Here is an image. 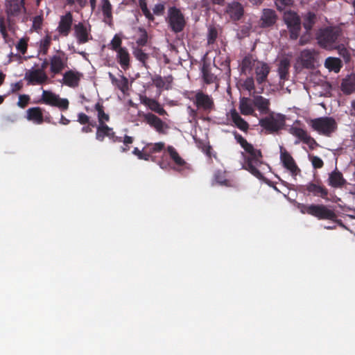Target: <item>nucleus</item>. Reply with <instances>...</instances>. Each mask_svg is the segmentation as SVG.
<instances>
[{"label":"nucleus","mask_w":355,"mask_h":355,"mask_svg":"<svg viewBox=\"0 0 355 355\" xmlns=\"http://www.w3.org/2000/svg\"><path fill=\"white\" fill-rule=\"evenodd\" d=\"M141 103L147 106L150 110L157 113L159 115L166 114V110L155 99L150 98L147 96H143L141 98Z\"/></svg>","instance_id":"nucleus-27"},{"label":"nucleus","mask_w":355,"mask_h":355,"mask_svg":"<svg viewBox=\"0 0 355 355\" xmlns=\"http://www.w3.org/2000/svg\"><path fill=\"white\" fill-rule=\"evenodd\" d=\"M77 121L82 125L91 123L89 121V117L83 112L78 114Z\"/></svg>","instance_id":"nucleus-55"},{"label":"nucleus","mask_w":355,"mask_h":355,"mask_svg":"<svg viewBox=\"0 0 355 355\" xmlns=\"http://www.w3.org/2000/svg\"><path fill=\"white\" fill-rule=\"evenodd\" d=\"M73 22V17L71 12L61 16L57 31L60 35L67 36L71 31Z\"/></svg>","instance_id":"nucleus-21"},{"label":"nucleus","mask_w":355,"mask_h":355,"mask_svg":"<svg viewBox=\"0 0 355 355\" xmlns=\"http://www.w3.org/2000/svg\"><path fill=\"white\" fill-rule=\"evenodd\" d=\"M133 140L134 139H133V138L132 137L125 135L123 137V142L125 146H128V144H131L133 142Z\"/></svg>","instance_id":"nucleus-61"},{"label":"nucleus","mask_w":355,"mask_h":355,"mask_svg":"<svg viewBox=\"0 0 355 355\" xmlns=\"http://www.w3.org/2000/svg\"><path fill=\"white\" fill-rule=\"evenodd\" d=\"M193 103L198 110L206 112H210L214 109V101L213 98L202 91H198L195 94Z\"/></svg>","instance_id":"nucleus-11"},{"label":"nucleus","mask_w":355,"mask_h":355,"mask_svg":"<svg viewBox=\"0 0 355 355\" xmlns=\"http://www.w3.org/2000/svg\"><path fill=\"white\" fill-rule=\"evenodd\" d=\"M344 93L351 94L355 91V74H352L343 80L341 84Z\"/></svg>","instance_id":"nucleus-35"},{"label":"nucleus","mask_w":355,"mask_h":355,"mask_svg":"<svg viewBox=\"0 0 355 355\" xmlns=\"http://www.w3.org/2000/svg\"><path fill=\"white\" fill-rule=\"evenodd\" d=\"M316 21V16L313 12H308L304 16L303 26L306 31H309Z\"/></svg>","instance_id":"nucleus-39"},{"label":"nucleus","mask_w":355,"mask_h":355,"mask_svg":"<svg viewBox=\"0 0 355 355\" xmlns=\"http://www.w3.org/2000/svg\"><path fill=\"white\" fill-rule=\"evenodd\" d=\"M105 137L114 139L115 133L113 129L106 124H98L96 128V139L98 141H103Z\"/></svg>","instance_id":"nucleus-26"},{"label":"nucleus","mask_w":355,"mask_h":355,"mask_svg":"<svg viewBox=\"0 0 355 355\" xmlns=\"http://www.w3.org/2000/svg\"><path fill=\"white\" fill-rule=\"evenodd\" d=\"M76 1L80 8H84L87 3V0H76Z\"/></svg>","instance_id":"nucleus-63"},{"label":"nucleus","mask_w":355,"mask_h":355,"mask_svg":"<svg viewBox=\"0 0 355 355\" xmlns=\"http://www.w3.org/2000/svg\"><path fill=\"white\" fill-rule=\"evenodd\" d=\"M24 8L19 0H9L6 3V12L8 16H17Z\"/></svg>","instance_id":"nucleus-31"},{"label":"nucleus","mask_w":355,"mask_h":355,"mask_svg":"<svg viewBox=\"0 0 355 355\" xmlns=\"http://www.w3.org/2000/svg\"><path fill=\"white\" fill-rule=\"evenodd\" d=\"M277 21V15L272 9H263L260 19V26L266 28L272 26Z\"/></svg>","instance_id":"nucleus-23"},{"label":"nucleus","mask_w":355,"mask_h":355,"mask_svg":"<svg viewBox=\"0 0 355 355\" xmlns=\"http://www.w3.org/2000/svg\"><path fill=\"white\" fill-rule=\"evenodd\" d=\"M132 53L134 55V56L139 60L140 61L142 64L145 67H147V65H146V60H148V55L146 53H144L141 49L139 48H135L133 49V51H132Z\"/></svg>","instance_id":"nucleus-42"},{"label":"nucleus","mask_w":355,"mask_h":355,"mask_svg":"<svg viewBox=\"0 0 355 355\" xmlns=\"http://www.w3.org/2000/svg\"><path fill=\"white\" fill-rule=\"evenodd\" d=\"M291 61L288 58H282L278 64L277 72L281 80H286L288 76Z\"/></svg>","instance_id":"nucleus-32"},{"label":"nucleus","mask_w":355,"mask_h":355,"mask_svg":"<svg viewBox=\"0 0 355 355\" xmlns=\"http://www.w3.org/2000/svg\"><path fill=\"white\" fill-rule=\"evenodd\" d=\"M109 77L112 85L116 86L123 93L128 89V80L124 76H120L119 78L115 77L112 73H108Z\"/></svg>","instance_id":"nucleus-33"},{"label":"nucleus","mask_w":355,"mask_h":355,"mask_svg":"<svg viewBox=\"0 0 355 355\" xmlns=\"http://www.w3.org/2000/svg\"><path fill=\"white\" fill-rule=\"evenodd\" d=\"M49 63L50 66V72L53 76L60 73L68 64V56L61 50H56L55 53L49 57Z\"/></svg>","instance_id":"nucleus-6"},{"label":"nucleus","mask_w":355,"mask_h":355,"mask_svg":"<svg viewBox=\"0 0 355 355\" xmlns=\"http://www.w3.org/2000/svg\"><path fill=\"white\" fill-rule=\"evenodd\" d=\"M95 110L97 111V117L98 124H105V122L110 120V116L104 112L103 106L102 104L97 103L95 105Z\"/></svg>","instance_id":"nucleus-38"},{"label":"nucleus","mask_w":355,"mask_h":355,"mask_svg":"<svg viewBox=\"0 0 355 355\" xmlns=\"http://www.w3.org/2000/svg\"><path fill=\"white\" fill-rule=\"evenodd\" d=\"M305 189L309 193L313 194L314 196L320 197L323 199H327L328 190L318 181L311 182L307 183L305 186Z\"/></svg>","instance_id":"nucleus-17"},{"label":"nucleus","mask_w":355,"mask_h":355,"mask_svg":"<svg viewBox=\"0 0 355 355\" xmlns=\"http://www.w3.org/2000/svg\"><path fill=\"white\" fill-rule=\"evenodd\" d=\"M327 182L331 187L340 188L346 184V180L343 174L336 169L329 173Z\"/></svg>","instance_id":"nucleus-24"},{"label":"nucleus","mask_w":355,"mask_h":355,"mask_svg":"<svg viewBox=\"0 0 355 355\" xmlns=\"http://www.w3.org/2000/svg\"><path fill=\"white\" fill-rule=\"evenodd\" d=\"M239 109L241 114L245 116L254 115L255 110L253 98L242 97L239 99Z\"/></svg>","instance_id":"nucleus-22"},{"label":"nucleus","mask_w":355,"mask_h":355,"mask_svg":"<svg viewBox=\"0 0 355 355\" xmlns=\"http://www.w3.org/2000/svg\"><path fill=\"white\" fill-rule=\"evenodd\" d=\"M243 86L249 92H254L255 86H254V80L253 78H252V77L247 78L244 80Z\"/></svg>","instance_id":"nucleus-47"},{"label":"nucleus","mask_w":355,"mask_h":355,"mask_svg":"<svg viewBox=\"0 0 355 355\" xmlns=\"http://www.w3.org/2000/svg\"><path fill=\"white\" fill-rule=\"evenodd\" d=\"M153 10L155 15H161L164 13V5L163 3H157L154 6Z\"/></svg>","instance_id":"nucleus-56"},{"label":"nucleus","mask_w":355,"mask_h":355,"mask_svg":"<svg viewBox=\"0 0 355 355\" xmlns=\"http://www.w3.org/2000/svg\"><path fill=\"white\" fill-rule=\"evenodd\" d=\"M253 103L254 107L262 114H267L270 110V101L260 95L253 96Z\"/></svg>","instance_id":"nucleus-30"},{"label":"nucleus","mask_w":355,"mask_h":355,"mask_svg":"<svg viewBox=\"0 0 355 355\" xmlns=\"http://www.w3.org/2000/svg\"><path fill=\"white\" fill-rule=\"evenodd\" d=\"M351 114L355 116V100L352 102Z\"/></svg>","instance_id":"nucleus-64"},{"label":"nucleus","mask_w":355,"mask_h":355,"mask_svg":"<svg viewBox=\"0 0 355 355\" xmlns=\"http://www.w3.org/2000/svg\"><path fill=\"white\" fill-rule=\"evenodd\" d=\"M151 148H150V153H159L162 151L164 147L165 144L164 142H157L153 144H150Z\"/></svg>","instance_id":"nucleus-49"},{"label":"nucleus","mask_w":355,"mask_h":355,"mask_svg":"<svg viewBox=\"0 0 355 355\" xmlns=\"http://www.w3.org/2000/svg\"><path fill=\"white\" fill-rule=\"evenodd\" d=\"M167 150L171 158L177 165L183 166L185 164L184 160L179 155L178 153L173 146H168Z\"/></svg>","instance_id":"nucleus-41"},{"label":"nucleus","mask_w":355,"mask_h":355,"mask_svg":"<svg viewBox=\"0 0 355 355\" xmlns=\"http://www.w3.org/2000/svg\"><path fill=\"white\" fill-rule=\"evenodd\" d=\"M140 116L143 117L144 121L147 124L153 128L159 134H165L166 130L168 128L166 123L152 113H143Z\"/></svg>","instance_id":"nucleus-15"},{"label":"nucleus","mask_w":355,"mask_h":355,"mask_svg":"<svg viewBox=\"0 0 355 355\" xmlns=\"http://www.w3.org/2000/svg\"><path fill=\"white\" fill-rule=\"evenodd\" d=\"M132 153L136 155L139 159H144L146 161L149 160L150 155L147 153H144L141 150H140L138 148H135Z\"/></svg>","instance_id":"nucleus-51"},{"label":"nucleus","mask_w":355,"mask_h":355,"mask_svg":"<svg viewBox=\"0 0 355 355\" xmlns=\"http://www.w3.org/2000/svg\"><path fill=\"white\" fill-rule=\"evenodd\" d=\"M153 84L159 89H168L172 82V77L168 76L163 78L160 76H156L152 78Z\"/></svg>","instance_id":"nucleus-37"},{"label":"nucleus","mask_w":355,"mask_h":355,"mask_svg":"<svg viewBox=\"0 0 355 355\" xmlns=\"http://www.w3.org/2000/svg\"><path fill=\"white\" fill-rule=\"evenodd\" d=\"M16 48L19 52H21L22 54H24L27 49V44L26 40L21 39L17 44Z\"/></svg>","instance_id":"nucleus-54"},{"label":"nucleus","mask_w":355,"mask_h":355,"mask_svg":"<svg viewBox=\"0 0 355 355\" xmlns=\"http://www.w3.org/2000/svg\"><path fill=\"white\" fill-rule=\"evenodd\" d=\"M70 121L64 117L63 115H61V118L60 119V123L62 125H68Z\"/></svg>","instance_id":"nucleus-62"},{"label":"nucleus","mask_w":355,"mask_h":355,"mask_svg":"<svg viewBox=\"0 0 355 355\" xmlns=\"http://www.w3.org/2000/svg\"><path fill=\"white\" fill-rule=\"evenodd\" d=\"M324 66L329 71L338 73L342 67V63L339 58L329 57L326 59Z\"/></svg>","instance_id":"nucleus-36"},{"label":"nucleus","mask_w":355,"mask_h":355,"mask_svg":"<svg viewBox=\"0 0 355 355\" xmlns=\"http://www.w3.org/2000/svg\"><path fill=\"white\" fill-rule=\"evenodd\" d=\"M270 71L269 65L263 62L258 61L254 68L256 81L258 84H262L267 80L268 76Z\"/></svg>","instance_id":"nucleus-19"},{"label":"nucleus","mask_w":355,"mask_h":355,"mask_svg":"<svg viewBox=\"0 0 355 355\" xmlns=\"http://www.w3.org/2000/svg\"><path fill=\"white\" fill-rule=\"evenodd\" d=\"M286 117L278 113H272L259 120V125L270 133L277 132L285 125Z\"/></svg>","instance_id":"nucleus-5"},{"label":"nucleus","mask_w":355,"mask_h":355,"mask_svg":"<svg viewBox=\"0 0 355 355\" xmlns=\"http://www.w3.org/2000/svg\"><path fill=\"white\" fill-rule=\"evenodd\" d=\"M26 119L36 124H42L44 121L42 109L39 107L28 108L26 110Z\"/></svg>","instance_id":"nucleus-28"},{"label":"nucleus","mask_w":355,"mask_h":355,"mask_svg":"<svg viewBox=\"0 0 355 355\" xmlns=\"http://www.w3.org/2000/svg\"><path fill=\"white\" fill-rule=\"evenodd\" d=\"M316 52L313 50L305 49L300 53L295 67L312 69L315 67Z\"/></svg>","instance_id":"nucleus-13"},{"label":"nucleus","mask_w":355,"mask_h":355,"mask_svg":"<svg viewBox=\"0 0 355 355\" xmlns=\"http://www.w3.org/2000/svg\"><path fill=\"white\" fill-rule=\"evenodd\" d=\"M340 35L338 27H328L320 31L317 39L320 46L326 49L337 48L336 42Z\"/></svg>","instance_id":"nucleus-4"},{"label":"nucleus","mask_w":355,"mask_h":355,"mask_svg":"<svg viewBox=\"0 0 355 355\" xmlns=\"http://www.w3.org/2000/svg\"><path fill=\"white\" fill-rule=\"evenodd\" d=\"M74 36L78 44H85L92 39L91 26L88 24L79 22L74 25Z\"/></svg>","instance_id":"nucleus-14"},{"label":"nucleus","mask_w":355,"mask_h":355,"mask_svg":"<svg viewBox=\"0 0 355 355\" xmlns=\"http://www.w3.org/2000/svg\"><path fill=\"white\" fill-rule=\"evenodd\" d=\"M168 22L172 31L175 33L182 31L185 25L182 13L175 7L169 8L168 11Z\"/></svg>","instance_id":"nucleus-9"},{"label":"nucleus","mask_w":355,"mask_h":355,"mask_svg":"<svg viewBox=\"0 0 355 355\" xmlns=\"http://www.w3.org/2000/svg\"><path fill=\"white\" fill-rule=\"evenodd\" d=\"M218 35L217 31L215 28L210 27L209 28L208 35H207V40L209 44H212L216 39Z\"/></svg>","instance_id":"nucleus-50"},{"label":"nucleus","mask_w":355,"mask_h":355,"mask_svg":"<svg viewBox=\"0 0 355 355\" xmlns=\"http://www.w3.org/2000/svg\"><path fill=\"white\" fill-rule=\"evenodd\" d=\"M42 22V18L41 16H36L33 18V26L35 28H40Z\"/></svg>","instance_id":"nucleus-58"},{"label":"nucleus","mask_w":355,"mask_h":355,"mask_svg":"<svg viewBox=\"0 0 355 355\" xmlns=\"http://www.w3.org/2000/svg\"><path fill=\"white\" fill-rule=\"evenodd\" d=\"M139 7L144 13V15L146 16V17L153 21L154 19L153 15L151 14L150 10L148 9L147 4L145 0H139Z\"/></svg>","instance_id":"nucleus-46"},{"label":"nucleus","mask_w":355,"mask_h":355,"mask_svg":"<svg viewBox=\"0 0 355 355\" xmlns=\"http://www.w3.org/2000/svg\"><path fill=\"white\" fill-rule=\"evenodd\" d=\"M92 126H94L93 123H89L87 124V125H85L82 128L81 131L83 133H89L92 132Z\"/></svg>","instance_id":"nucleus-60"},{"label":"nucleus","mask_w":355,"mask_h":355,"mask_svg":"<svg viewBox=\"0 0 355 355\" xmlns=\"http://www.w3.org/2000/svg\"><path fill=\"white\" fill-rule=\"evenodd\" d=\"M280 148V159L284 166L291 172L293 175H297L300 169L297 166L294 159L291 154L282 146Z\"/></svg>","instance_id":"nucleus-16"},{"label":"nucleus","mask_w":355,"mask_h":355,"mask_svg":"<svg viewBox=\"0 0 355 355\" xmlns=\"http://www.w3.org/2000/svg\"><path fill=\"white\" fill-rule=\"evenodd\" d=\"M257 62L252 57H245L241 64V70L244 73H248L250 71L252 67H255Z\"/></svg>","instance_id":"nucleus-40"},{"label":"nucleus","mask_w":355,"mask_h":355,"mask_svg":"<svg viewBox=\"0 0 355 355\" xmlns=\"http://www.w3.org/2000/svg\"><path fill=\"white\" fill-rule=\"evenodd\" d=\"M22 88V83L21 81L10 85V91L12 93H15L19 91Z\"/></svg>","instance_id":"nucleus-59"},{"label":"nucleus","mask_w":355,"mask_h":355,"mask_svg":"<svg viewBox=\"0 0 355 355\" xmlns=\"http://www.w3.org/2000/svg\"><path fill=\"white\" fill-rule=\"evenodd\" d=\"M233 134L236 141L249 154L245 158L246 164L245 168L257 178H261L263 176L259 170L263 164L261 152L260 150L255 149L251 144L248 143L245 139L236 131Z\"/></svg>","instance_id":"nucleus-1"},{"label":"nucleus","mask_w":355,"mask_h":355,"mask_svg":"<svg viewBox=\"0 0 355 355\" xmlns=\"http://www.w3.org/2000/svg\"><path fill=\"white\" fill-rule=\"evenodd\" d=\"M309 159L311 162V164H312L313 168H321L324 165V162H323L322 159L318 156H315V155L309 156Z\"/></svg>","instance_id":"nucleus-48"},{"label":"nucleus","mask_w":355,"mask_h":355,"mask_svg":"<svg viewBox=\"0 0 355 355\" xmlns=\"http://www.w3.org/2000/svg\"><path fill=\"white\" fill-rule=\"evenodd\" d=\"M29 100H30V98L28 95H26V94L19 95V101L17 102V105L21 108H24L27 105Z\"/></svg>","instance_id":"nucleus-52"},{"label":"nucleus","mask_w":355,"mask_h":355,"mask_svg":"<svg viewBox=\"0 0 355 355\" xmlns=\"http://www.w3.org/2000/svg\"><path fill=\"white\" fill-rule=\"evenodd\" d=\"M24 79L28 85H41L47 83L49 77L43 69H31L25 73Z\"/></svg>","instance_id":"nucleus-12"},{"label":"nucleus","mask_w":355,"mask_h":355,"mask_svg":"<svg viewBox=\"0 0 355 355\" xmlns=\"http://www.w3.org/2000/svg\"><path fill=\"white\" fill-rule=\"evenodd\" d=\"M284 21L290 32V37L296 40L301 30V20L298 15L291 10H287L284 14Z\"/></svg>","instance_id":"nucleus-8"},{"label":"nucleus","mask_w":355,"mask_h":355,"mask_svg":"<svg viewBox=\"0 0 355 355\" xmlns=\"http://www.w3.org/2000/svg\"><path fill=\"white\" fill-rule=\"evenodd\" d=\"M227 116L228 119H230L234 125L241 131L246 132L248 130V123L241 116L240 114L235 109L230 110L227 114Z\"/></svg>","instance_id":"nucleus-20"},{"label":"nucleus","mask_w":355,"mask_h":355,"mask_svg":"<svg viewBox=\"0 0 355 355\" xmlns=\"http://www.w3.org/2000/svg\"><path fill=\"white\" fill-rule=\"evenodd\" d=\"M299 208L302 214L311 215L320 220H334L336 217L334 210L324 205H301Z\"/></svg>","instance_id":"nucleus-3"},{"label":"nucleus","mask_w":355,"mask_h":355,"mask_svg":"<svg viewBox=\"0 0 355 355\" xmlns=\"http://www.w3.org/2000/svg\"><path fill=\"white\" fill-rule=\"evenodd\" d=\"M289 132L291 135L296 137L299 139V141H295V144H299L300 141H302L303 143L308 145L310 150H314L318 146H319V144L317 143V141L315 140V139L313 138L307 132L306 130H305L301 128L293 126L290 128Z\"/></svg>","instance_id":"nucleus-10"},{"label":"nucleus","mask_w":355,"mask_h":355,"mask_svg":"<svg viewBox=\"0 0 355 355\" xmlns=\"http://www.w3.org/2000/svg\"><path fill=\"white\" fill-rule=\"evenodd\" d=\"M148 35L145 31H141L140 37L137 40L138 46H144L147 43Z\"/></svg>","instance_id":"nucleus-53"},{"label":"nucleus","mask_w":355,"mask_h":355,"mask_svg":"<svg viewBox=\"0 0 355 355\" xmlns=\"http://www.w3.org/2000/svg\"><path fill=\"white\" fill-rule=\"evenodd\" d=\"M202 76L204 80L207 84L213 83L216 80V76L214 73H211L205 67L202 68Z\"/></svg>","instance_id":"nucleus-43"},{"label":"nucleus","mask_w":355,"mask_h":355,"mask_svg":"<svg viewBox=\"0 0 355 355\" xmlns=\"http://www.w3.org/2000/svg\"><path fill=\"white\" fill-rule=\"evenodd\" d=\"M99 10L102 12L103 21L110 24L112 20V6L110 0H101Z\"/></svg>","instance_id":"nucleus-29"},{"label":"nucleus","mask_w":355,"mask_h":355,"mask_svg":"<svg viewBox=\"0 0 355 355\" xmlns=\"http://www.w3.org/2000/svg\"><path fill=\"white\" fill-rule=\"evenodd\" d=\"M82 73L76 70H69L63 74L62 83L69 87L75 88L79 85Z\"/></svg>","instance_id":"nucleus-18"},{"label":"nucleus","mask_w":355,"mask_h":355,"mask_svg":"<svg viewBox=\"0 0 355 355\" xmlns=\"http://www.w3.org/2000/svg\"><path fill=\"white\" fill-rule=\"evenodd\" d=\"M308 124L314 131L325 137H330L337 129L336 120L330 116L310 119Z\"/></svg>","instance_id":"nucleus-2"},{"label":"nucleus","mask_w":355,"mask_h":355,"mask_svg":"<svg viewBox=\"0 0 355 355\" xmlns=\"http://www.w3.org/2000/svg\"><path fill=\"white\" fill-rule=\"evenodd\" d=\"M51 42V37L49 35H46L41 41H40V51H42L44 54H46L48 49L50 46Z\"/></svg>","instance_id":"nucleus-44"},{"label":"nucleus","mask_w":355,"mask_h":355,"mask_svg":"<svg viewBox=\"0 0 355 355\" xmlns=\"http://www.w3.org/2000/svg\"><path fill=\"white\" fill-rule=\"evenodd\" d=\"M292 0H276L275 3L278 9L282 10L286 6L291 4Z\"/></svg>","instance_id":"nucleus-57"},{"label":"nucleus","mask_w":355,"mask_h":355,"mask_svg":"<svg viewBox=\"0 0 355 355\" xmlns=\"http://www.w3.org/2000/svg\"><path fill=\"white\" fill-rule=\"evenodd\" d=\"M40 101L46 105L56 107L61 110H67L69 106V102L67 98H60L49 90H43Z\"/></svg>","instance_id":"nucleus-7"},{"label":"nucleus","mask_w":355,"mask_h":355,"mask_svg":"<svg viewBox=\"0 0 355 355\" xmlns=\"http://www.w3.org/2000/svg\"><path fill=\"white\" fill-rule=\"evenodd\" d=\"M227 13L233 20H239L243 15V6L236 1L232 2L227 6Z\"/></svg>","instance_id":"nucleus-25"},{"label":"nucleus","mask_w":355,"mask_h":355,"mask_svg":"<svg viewBox=\"0 0 355 355\" xmlns=\"http://www.w3.org/2000/svg\"><path fill=\"white\" fill-rule=\"evenodd\" d=\"M122 40L121 37L118 35H115L112 40H111L109 46L110 49L117 51L119 49H123L124 47H121Z\"/></svg>","instance_id":"nucleus-45"},{"label":"nucleus","mask_w":355,"mask_h":355,"mask_svg":"<svg viewBox=\"0 0 355 355\" xmlns=\"http://www.w3.org/2000/svg\"><path fill=\"white\" fill-rule=\"evenodd\" d=\"M116 52V59L121 67L126 70L130 67V54L127 49H119Z\"/></svg>","instance_id":"nucleus-34"}]
</instances>
